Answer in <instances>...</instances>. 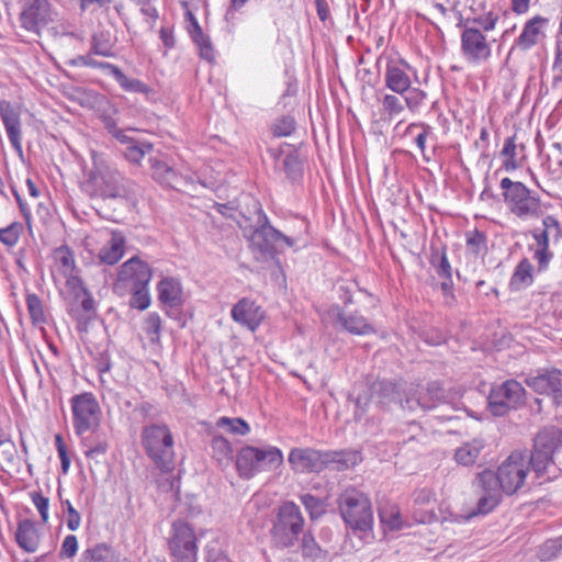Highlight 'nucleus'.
Instances as JSON below:
<instances>
[{
  "label": "nucleus",
  "mask_w": 562,
  "mask_h": 562,
  "mask_svg": "<svg viewBox=\"0 0 562 562\" xmlns=\"http://www.w3.org/2000/svg\"><path fill=\"white\" fill-rule=\"evenodd\" d=\"M562 449L561 431L557 427L541 429L533 439V449L527 458L538 476L554 462V454Z\"/></svg>",
  "instance_id": "obj_12"
},
{
  "label": "nucleus",
  "mask_w": 562,
  "mask_h": 562,
  "mask_svg": "<svg viewBox=\"0 0 562 562\" xmlns=\"http://www.w3.org/2000/svg\"><path fill=\"white\" fill-rule=\"evenodd\" d=\"M295 128V120L290 115H283L274 121L271 131L277 137L290 136Z\"/></svg>",
  "instance_id": "obj_50"
},
{
  "label": "nucleus",
  "mask_w": 562,
  "mask_h": 562,
  "mask_svg": "<svg viewBox=\"0 0 562 562\" xmlns=\"http://www.w3.org/2000/svg\"><path fill=\"white\" fill-rule=\"evenodd\" d=\"M213 458L221 464L233 459V449L229 441L222 435H214L211 441Z\"/></svg>",
  "instance_id": "obj_36"
},
{
  "label": "nucleus",
  "mask_w": 562,
  "mask_h": 562,
  "mask_svg": "<svg viewBox=\"0 0 562 562\" xmlns=\"http://www.w3.org/2000/svg\"><path fill=\"white\" fill-rule=\"evenodd\" d=\"M91 50L94 55L103 57L114 56L113 44L109 33L100 32L94 34L91 40Z\"/></svg>",
  "instance_id": "obj_43"
},
{
  "label": "nucleus",
  "mask_w": 562,
  "mask_h": 562,
  "mask_svg": "<svg viewBox=\"0 0 562 562\" xmlns=\"http://www.w3.org/2000/svg\"><path fill=\"white\" fill-rule=\"evenodd\" d=\"M526 391L515 380H507L493 385L487 396V404L494 416H504L510 409H517L525 402Z\"/></svg>",
  "instance_id": "obj_14"
},
{
  "label": "nucleus",
  "mask_w": 562,
  "mask_h": 562,
  "mask_svg": "<svg viewBox=\"0 0 562 562\" xmlns=\"http://www.w3.org/2000/svg\"><path fill=\"white\" fill-rule=\"evenodd\" d=\"M407 389L408 384L406 383H396L389 380H378L372 382L356 398V419H361L366 413L367 406L371 402L382 408L387 407L391 404H400L403 409H406L405 400Z\"/></svg>",
  "instance_id": "obj_6"
},
{
  "label": "nucleus",
  "mask_w": 562,
  "mask_h": 562,
  "mask_svg": "<svg viewBox=\"0 0 562 562\" xmlns=\"http://www.w3.org/2000/svg\"><path fill=\"white\" fill-rule=\"evenodd\" d=\"M115 81L126 92L148 94L151 89L145 82L136 78L127 77L122 70L115 76Z\"/></svg>",
  "instance_id": "obj_40"
},
{
  "label": "nucleus",
  "mask_w": 562,
  "mask_h": 562,
  "mask_svg": "<svg viewBox=\"0 0 562 562\" xmlns=\"http://www.w3.org/2000/svg\"><path fill=\"white\" fill-rule=\"evenodd\" d=\"M283 169L286 173V177L291 181H296L302 177L303 173V167L302 161L300 160L299 156L294 153L288 154L283 161Z\"/></svg>",
  "instance_id": "obj_46"
},
{
  "label": "nucleus",
  "mask_w": 562,
  "mask_h": 562,
  "mask_svg": "<svg viewBox=\"0 0 562 562\" xmlns=\"http://www.w3.org/2000/svg\"><path fill=\"white\" fill-rule=\"evenodd\" d=\"M532 281V265L528 259H522L510 278L509 289L512 292H517L529 286Z\"/></svg>",
  "instance_id": "obj_30"
},
{
  "label": "nucleus",
  "mask_w": 562,
  "mask_h": 562,
  "mask_svg": "<svg viewBox=\"0 0 562 562\" xmlns=\"http://www.w3.org/2000/svg\"><path fill=\"white\" fill-rule=\"evenodd\" d=\"M168 544L173 562L196 561V536L188 522L177 520L172 524Z\"/></svg>",
  "instance_id": "obj_15"
},
{
  "label": "nucleus",
  "mask_w": 562,
  "mask_h": 562,
  "mask_svg": "<svg viewBox=\"0 0 562 562\" xmlns=\"http://www.w3.org/2000/svg\"><path fill=\"white\" fill-rule=\"evenodd\" d=\"M78 551V540L75 535H68L65 537L61 548L59 551L60 559H71Z\"/></svg>",
  "instance_id": "obj_58"
},
{
  "label": "nucleus",
  "mask_w": 562,
  "mask_h": 562,
  "mask_svg": "<svg viewBox=\"0 0 562 562\" xmlns=\"http://www.w3.org/2000/svg\"><path fill=\"white\" fill-rule=\"evenodd\" d=\"M302 555L311 560L319 559L323 555V550L315 541L314 537L308 533H303L301 542Z\"/></svg>",
  "instance_id": "obj_48"
},
{
  "label": "nucleus",
  "mask_w": 562,
  "mask_h": 562,
  "mask_svg": "<svg viewBox=\"0 0 562 562\" xmlns=\"http://www.w3.org/2000/svg\"><path fill=\"white\" fill-rule=\"evenodd\" d=\"M151 148H153V146L150 144L131 143L127 146V148L124 153V156L128 161H131L133 164H139L140 160L144 158L145 154L149 153L151 150Z\"/></svg>",
  "instance_id": "obj_54"
},
{
  "label": "nucleus",
  "mask_w": 562,
  "mask_h": 562,
  "mask_svg": "<svg viewBox=\"0 0 562 562\" xmlns=\"http://www.w3.org/2000/svg\"><path fill=\"white\" fill-rule=\"evenodd\" d=\"M135 183L124 178L115 169L105 168L94 172L86 183V191L91 196L101 199H126L133 200L135 195Z\"/></svg>",
  "instance_id": "obj_8"
},
{
  "label": "nucleus",
  "mask_w": 562,
  "mask_h": 562,
  "mask_svg": "<svg viewBox=\"0 0 562 562\" xmlns=\"http://www.w3.org/2000/svg\"><path fill=\"white\" fill-rule=\"evenodd\" d=\"M184 18L187 22V31L190 36L196 34L198 32L203 31L198 22V19L191 11L188 10L184 14Z\"/></svg>",
  "instance_id": "obj_64"
},
{
  "label": "nucleus",
  "mask_w": 562,
  "mask_h": 562,
  "mask_svg": "<svg viewBox=\"0 0 562 562\" xmlns=\"http://www.w3.org/2000/svg\"><path fill=\"white\" fill-rule=\"evenodd\" d=\"M560 370H539L536 375L526 378V384L539 394L555 395V390L560 384Z\"/></svg>",
  "instance_id": "obj_25"
},
{
  "label": "nucleus",
  "mask_w": 562,
  "mask_h": 562,
  "mask_svg": "<svg viewBox=\"0 0 562 562\" xmlns=\"http://www.w3.org/2000/svg\"><path fill=\"white\" fill-rule=\"evenodd\" d=\"M93 436L82 438V446L86 448L85 456L89 459H94L104 456L109 450V441L104 434L92 432Z\"/></svg>",
  "instance_id": "obj_33"
},
{
  "label": "nucleus",
  "mask_w": 562,
  "mask_h": 562,
  "mask_svg": "<svg viewBox=\"0 0 562 562\" xmlns=\"http://www.w3.org/2000/svg\"><path fill=\"white\" fill-rule=\"evenodd\" d=\"M515 140V136L507 137L501 151V156L503 157V167L506 171H514L522 165L519 154L525 151V145L520 144L518 146Z\"/></svg>",
  "instance_id": "obj_29"
},
{
  "label": "nucleus",
  "mask_w": 562,
  "mask_h": 562,
  "mask_svg": "<svg viewBox=\"0 0 562 562\" xmlns=\"http://www.w3.org/2000/svg\"><path fill=\"white\" fill-rule=\"evenodd\" d=\"M431 265L439 278H452V267L443 251L441 254L436 252L431 256Z\"/></svg>",
  "instance_id": "obj_53"
},
{
  "label": "nucleus",
  "mask_w": 562,
  "mask_h": 562,
  "mask_svg": "<svg viewBox=\"0 0 562 562\" xmlns=\"http://www.w3.org/2000/svg\"><path fill=\"white\" fill-rule=\"evenodd\" d=\"M300 499L308 512L311 519H317L325 513V504L321 498L312 494H303Z\"/></svg>",
  "instance_id": "obj_47"
},
{
  "label": "nucleus",
  "mask_w": 562,
  "mask_h": 562,
  "mask_svg": "<svg viewBox=\"0 0 562 562\" xmlns=\"http://www.w3.org/2000/svg\"><path fill=\"white\" fill-rule=\"evenodd\" d=\"M254 258L257 261H265L268 268H281L277 248H251Z\"/></svg>",
  "instance_id": "obj_51"
},
{
  "label": "nucleus",
  "mask_w": 562,
  "mask_h": 562,
  "mask_svg": "<svg viewBox=\"0 0 562 562\" xmlns=\"http://www.w3.org/2000/svg\"><path fill=\"white\" fill-rule=\"evenodd\" d=\"M150 280L151 271L149 266L138 258L133 257L122 265L113 290L119 295L130 293V306L138 311H144L151 302L148 291Z\"/></svg>",
  "instance_id": "obj_2"
},
{
  "label": "nucleus",
  "mask_w": 562,
  "mask_h": 562,
  "mask_svg": "<svg viewBox=\"0 0 562 562\" xmlns=\"http://www.w3.org/2000/svg\"><path fill=\"white\" fill-rule=\"evenodd\" d=\"M338 322L341 324L345 330L352 335L364 336L374 334L376 331L373 325L370 324L367 318L358 312L339 313Z\"/></svg>",
  "instance_id": "obj_28"
},
{
  "label": "nucleus",
  "mask_w": 562,
  "mask_h": 562,
  "mask_svg": "<svg viewBox=\"0 0 562 562\" xmlns=\"http://www.w3.org/2000/svg\"><path fill=\"white\" fill-rule=\"evenodd\" d=\"M548 23L549 20L541 15H535L527 20L522 26L521 33L514 41L510 52L514 49L527 52L539 44L544 36V29Z\"/></svg>",
  "instance_id": "obj_20"
},
{
  "label": "nucleus",
  "mask_w": 562,
  "mask_h": 562,
  "mask_svg": "<svg viewBox=\"0 0 562 562\" xmlns=\"http://www.w3.org/2000/svg\"><path fill=\"white\" fill-rule=\"evenodd\" d=\"M93 53L90 49V52L86 55H78L68 61L66 64L71 67H91L95 68L98 60L93 58Z\"/></svg>",
  "instance_id": "obj_60"
},
{
  "label": "nucleus",
  "mask_w": 562,
  "mask_h": 562,
  "mask_svg": "<svg viewBox=\"0 0 562 562\" xmlns=\"http://www.w3.org/2000/svg\"><path fill=\"white\" fill-rule=\"evenodd\" d=\"M66 284L74 291L76 299H80V294H86V291H88L78 277H69Z\"/></svg>",
  "instance_id": "obj_63"
},
{
  "label": "nucleus",
  "mask_w": 562,
  "mask_h": 562,
  "mask_svg": "<svg viewBox=\"0 0 562 562\" xmlns=\"http://www.w3.org/2000/svg\"><path fill=\"white\" fill-rule=\"evenodd\" d=\"M101 241L104 246H124L125 236L122 232L113 231L110 228H102L98 232Z\"/></svg>",
  "instance_id": "obj_55"
},
{
  "label": "nucleus",
  "mask_w": 562,
  "mask_h": 562,
  "mask_svg": "<svg viewBox=\"0 0 562 562\" xmlns=\"http://www.w3.org/2000/svg\"><path fill=\"white\" fill-rule=\"evenodd\" d=\"M124 255V248H100L98 254L102 263L113 266L121 260Z\"/></svg>",
  "instance_id": "obj_56"
},
{
  "label": "nucleus",
  "mask_w": 562,
  "mask_h": 562,
  "mask_svg": "<svg viewBox=\"0 0 562 562\" xmlns=\"http://www.w3.org/2000/svg\"><path fill=\"white\" fill-rule=\"evenodd\" d=\"M498 20L499 15L497 13L488 11L473 19H468L465 25L472 23L474 24L472 27H477L481 32H491L495 29Z\"/></svg>",
  "instance_id": "obj_45"
},
{
  "label": "nucleus",
  "mask_w": 562,
  "mask_h": 562,
  "mask_svg": "<svg viewBox=\"0 0 562 562\" xmlns=\"http://www.w3.org/2000/svg\"><path fill=\"white\" fill-rule=\"evenodd\" d=\"M75 434L82 437L95 432L101 425L102 412L95 396L90 392L74 395L70 400Z\"/></svg>",
  "instance_id": "obj_13"
},
{
  "label": "nucleus",
  "mask_w": 562,
  "mask_h": 562,
  "mask_svg": "<svg viewBox=\"0 0 562 562\" xmlns=\"http://www.w3.org/2000/svg\"><path fill=\"white\" fill-rule=\"evenodd\" d=\"M254 224L245 217L238 225L244 236L250 241L251 246H274L277 244H285L291 246L294 240L274 228L262 210L257 203L254 213Z\"/></svg>",
  "instance_id": "obj_11"
},
{
  "label": "nucleus",
  "mask_w": 562,
  "mask_h": 562,
  "mask_svg": "<svg viewBox=\"0 0 562 562\" xmlns=\"http://www.w3.org/2000/svg\"><path fill=\"white\" fill-rule=\"evenodd\" d=\"M562 554V536L554 539H549L543 542L538 551L537 557L540 561H551Z\"/></svg>",
  "instance_id": "obj_42"
},
{
  "label": "nucleus",
  "mask_w": 562,
  "mask_h": 562,
  "mask_svg": "<svg viewBox=\"0 0 562 562\" xmlns=\"http://www.w3.org/2000/svg\"><path fill=\"white\" fill-rule=\"evenodd\" d=\"M304 529V518L300 507L293 502L283 503L270 530L274 547L280 549L293 547L300 539Z\"/></svg>",
  "instance_id": "obj_7"
},
{
  "label": "nucleus",
  "mask_w": 562,
  "mask_h": 562,
  "mask_svg": "<svg viewBox=\"0 0 562 562\" xmlns=\"http://www.w3.org/2000/svg\"><path fill=\"white\" fill-rule=\"evenodd\" d=\"M80 562H114V554L108 544L98 543L81 553Z\"/></svg>",
  "instance_id": "obj_35"
},
{
  "label": "nucleus",
  "mask_w": 562,
  "mask_h": 562,
  "mask_svg": "<svg viewBox=\"0 0 562 562\" xmlns=\"http://www.w3.org/2000/svg\"><path fill=\"white\" fill-rule=\"evenodd\" d=\"M142 446L148 458L164 472L173 469V436L166 424H149L143 427Z\"/></svg>",
  "instance_id": "obj_4"
},
{
  "label": "nucleus",
  "mask_w": 562,
  "mask_h": 562,
  "mask_svg": "<svg viewBox=\"0 0 562 562\" xmlns=\"http://www.w3.org/2000/svg\"><path fill=\"white\" fill-rule=\"evenodd\" d=\"M503 201L510 215L519 221L537 220L542 214L540 198L520 181L503 178L499 183Z\"/></svg>",
  "instance_id": "obj_3"
},
{
  "label": "nucleus",
  "mask_w": 562,
  "mask_h": 562,
  "mask_svg": "<svg viewBox=\"0 0 562 562\" xmlns=\"http://www.w3.org/2000/svg\"><path fill=\"white\" fill-rule=\"evenodd\" d=\"M216 425L233 435L245 436L250 431L249 425L243 418L221 417Z\"/></svg>",
  "instance_id": "obj_44"
},
{
  "label": "nucleus",
  "mask_w": 562,
  "mask_h": 562,
  "mask_svg": "<svg viewBox=\"0 0 562 562\" xmlns=\"http://www.w3.org/2000/svg\"><path fill=\"white\" fill-rule=\"evenodd\" d=\"M405 407L409 412H416L417 409L431 412L439 408L461 411L462 403L454 394L447 392L438 382H431L426 387L408 384Z\"/></svg>",
  "instance_id": "obj_5"
},
{
  "label": "nucleus",
  "mask_w": 562,
  "mask_h": 562,
  "mask_svg": "<svg viewBox=\"0 0 562 562\" xmlns=\"http://www.w3.org/2000/svg\"><path fill=\"white\" fill-rule=\"evenodd\" d=\"M338 508L344 521L352 529L368 531L373 525L370 499L356 488H348L338 497Z\"/></svg>",
  "instance_id": "obj_10"
},
{
  "label": "nucleus",
  "mask_w": 562,
  "mask_h": 562,
  "mask_svg": "<svg viewBox=\"0 0 562 562\" xmlns=\"http://www.w3.org/2000/svg\"><path fill=\"white\" fill-rule=\"evenodd\" d=\"M26 306L34 325H42L47 323V315L44 305L38 295L29 293L26 295Z\"/></svg>",
  "instance_id": "obj_37"
},
{
  "label": "nucleus",
  "mask_w": 562,
  "mask_h": 562,
  "mask_svg": "<svg viewBox=\"0 0 562 562\" xmlns=\"http://www.w3.org/2000/svg\"><path fill=\"white\" fill-rule=\"evenodd\" d=\"M79 300H81L80 306L86 314L85 318L86 319L91 318V316L94 314V301H93L92 296L90 295V293L88 291H86V294H80Z\"/></svg>",
  "instance_id": "obj_62"
},
{
  "label": "nucleus",
  "mask_w": 562,
  "mask_h": 562,
  "mask_svg": "<svg viewBox=\"0 0 562 562\" xmlns=\"http://www.w3.org/2000/svg\"><path fill=\"white\" fill-rule=\"evenodd\" d=\"M529 465L527 454L514 451L498 465L496 472L484 470L477 473L472 482L477 496L472 515H487L498 506L503 494H516L525 484Z\"/></svg>",
  "instance_id": "obj_1"
},
{
  "label": "nucleus",
  "mask_w": 562,
  "mask_h": 562,
  "mask_svg": "<svg viewBox=\"0 0 562 562\" xmlns=\"http://www.w3.org/2000/svg\"><path fill=\"white\" fill-rule=\"evenodd\" d=\"M190 37L193 41V43L198 46L200 56L206 60H211L214 54L210 37L206 34H204L203 31L198 32L196 34Z\"/></svg>",
  "instance_id": "obj_52"
},
{
  "label": "nucleus",
  "mask_w": 562,
  "mask_h": 562,
  "mask_svg": "<svg viewBox=\"0 0 562 562\" xmlns=\"http://www.w3.org/2000/svg\"><path fill=\"white\" fill-rule=\"evenodd\" d=\"M30 496H31L33 504L37 508L43 522H47L49 499L47 497L43 496L40 492H32V493H30Z\"/></svg>",
  "instance_id": "obj_59"
},
{
  "label": "nucleus",
  "mask_w": 562,
  "mask_h": 562,
  "mask_svg": "<svg viewBox=\"0 0 562 562\" xmlns=\"http://www.w3.org/2000/svg\"><path fill=\"white\" fill-rule=\"evenodd\" d=\"M400 95L404 99L405 106H407L412 113H418L427 99V93L424 90L413 88L412 86Z\"/></svg>",
  "instance_id": "obj_41"
},
{
  "label": "nucleus",
  "mask_w": 562,
  "mask_h": 562,
  "mask_svg": "<svg viewBox=\"0 0 562 562\" xmlns=\"http://www.w3.org/2000/svg\"><path fill=\"white\" fill-rule=\"evenodd\" d=\"M461 52L471 64L484 63L492 56V47L484 33L470 25H464L461 33Z\"/></svg>",
  "instance_id": "obj_17"
},
{
  "label": "nucleus",
  "mask_w": 562,
  "mask_h": 562,
  "mask_svg": "<svg viewBox=\"0 0 562 562\" xmlns=\"http://www.w3.org/2000/svg\"><path fill=\"white\" fill-rule=\"evenodd\" d=\"M232 317L235 322L256 330L265 317V312L254 301L241 299L232 308Z\"/></svg>",
  "instance_id": "obj_23"
},
{
  "label": "nucleus",
  "mask_w": 562,
  "mask_h": 562,
  "mask_svg": "<svg viewBox=\"0 0 562 562\" xmlns=\"http://www.w3.org/2000/svg\"><path fill=\"white\" fill-rule=\"evenodd\" d=\"M483 448V441L474 439L459 447L454 452V459L459 464L471 465L476 461Z\"/></svg>",
  "instance_id": "obj_34"
},
{
  "label": "nucleus",
  "mask_w": 562,
  "mask_h": 562,
  "mask_svg": "<svg viewBox=\"0 0 562 562\" xmlns=\"http://www.w3.org/2000/svg\"><path fill=\"white\" fill-rule=\"evenodd\" d=\"M411 75L417 77V71L403 58H387L384 85L396 94H403L412 86Z\"/></svg>",
  "instance_id": "obj_18"
},
{
  "label": "nucleus",
  "mask_w": 562,
  "mask_h": 562,
  "mask_svg": "<svg viewBox=\"0 0 562 562\" xmlns=\"http://www.w3.org/2000/svg\"><path fill=\"white\" fill-rule=\"evenodd\" d=\"M153 178L162 186L179 190L181 186L193 183L195 172H177L166 161L150 159Z\"/></svg>",
  "instance_id": "obj_21"
},
{
  "label": "nucleus",
  "mask_w": 562,
  "mask_h": 562,
  "mask_svg": "<svg viewBox=\"0 0 562 562\" xmlns=\"http://www.w3.org/2000/svg\"><path fill=\"white\" fill-rule=\"evenodd\" d=\"M159 302L170 308L180 307L183 303L182 285L176 278L166 277L157 284Z\"/></svg>",
  "instance_id": "obj_26"
},
{
  "label": "nucleus",
  "mask_w": 562,
  "mask_h": 562,
  "mask_svg": "<svg viewBox=\"0 0 562 562\" xmlns=\"http://www.w3.org/2000/svg\"><path fill=\"white\" fill-rule=\"evenodd\" d=\"M23 229L24 226L20 222H13L7 227L0 228V241L5 246H14Z\"/></svg>",
  "instance_id": "obj_49"
},
{
  "label": "nucleus",
  "mask_w": 562,
  "mask_h": 562,
  "mask_svg": "<svg viewBox=\"0 0 562 562\" xmlns=\"http://www.w3.org/2000/svg\"><path fill=\"white\" fill-rule=\"evenodd\" d=\"M0 448H2L3 460L13 464L16 458V448L14 442L5 435H0Z\"/></svg>",
  "instance_id": "obj_57"
},
{
  "label": "nucleus",
  "mask_w": 562,
  "mask_h": 562,
  "mask_svg": "<svg viewBox=\"0 0 562 562\" xmlns=\"http://www.w3.org/2000/svg\"><path fill=\"white\" fill-rule=\"evenodd\" d=\"M322 471L325 469L331 471H345L361 461V457L356 450H327L323 451Z\"/></svg>",
  "instance_id": "obj_24"
},
{
  "label": "nucleus",
  "mask_w": 562,
  "mask_h": 562,
  "mask_svg": "<svg viewBox=\"0 0 562 562\" xmlns=\"http://www.w3.org/2000/svg\"><path fill=\"white\" fill-rule=\"evenodd\" d=\"M21 3L20 24L24 30L40 34L53 20V11L47 0H18Z\"/></svg>",
  "instance_id": "obj_16"
},
{
  "label": "nucleus",
  "mask_w": 562,
  "mask_h": 562,
  "mask_svg": "<svg viewBox=\"0 0 562 562\" xmlns=\"http://www.w3.org/2000/svg\"><path fill=\"white\" fill-rule=\"evenodd\" d=\"M322 462L323 451L313 448H293L289 453V463L296 472H322Z\"/></svg>",
  "instance_id": "obj_22"
},
{
  "label": "nucleus",
  "mask_w": 562,
  "mask_h": 562,
  "mask_svg": "<svg viewBox=\"0 0 562 562\" xmlns=\"http://www.w3.org/2000/svg\"><path fill=\"white\" fill-rule=\"evenodd\" d=\"M406 135H414V143L417 146V148L422 151L423 157L425 160H429V158L426 156V142L429 138H434V132L432 127L428 124L416 122L411 123L405 132Z\"/></svg>",
  "instance_id": "obj_32"
},
{
  "label": "nucleus",
  "mask_w": 562,
  "mask_h": 562,
  "mask_svg": "<svg viewBox=\"0 0 562 562\" xmlns=\"http://www.w3.org/2000/svg\"><path fill=\"white\" fill-rule=\"evenodd\" d=\"M0 119L13 149L23 155L21 108L8 100H0Z\"/></svg>",
  "instance_id": "obj_19"
},
{
  "label": "nucleus",
  "mask_w": 562,
  "mask_h": 562,
  "mask_svg": "<svg viewBox=\"0 0 562 562\" xmlns=\"http://www.w3.org/2000/svg\"><path fill=\"white\" fill-rule=\"evenodd\" d=\"M535 259L538 262L539 271L547 269L550 260L553 257V254L550 251V248H538L535 252Z\"/></svg>",
  "instance_id": "obj_61"
},
{
  "label": "nucleus",
  "mask_w": 562,
  "mask_h": 562,
  "mask_svg": "<svg viewBox=\"0 0 562 562\" xmlns=\"http://www.w3.org/2000/svg\"><path fill=\"white\" fill-rule=\"evenodd\" d=\"M15 539L20 548L26 552H35L40 544V533L34 521L23 519L19 522Z\"/></svg>",
  "instance_id": "obj_27"
},
{
  "label": "nucleus",
  "mask_w": 562,
  "mask_h": 562,
  "mask_svg": "<svg viewBox=\"0 0 562 562\" xmlns=\"http://www.w3.org/2000/svg\"><path fill=\"white\" fill-rule=\"evenodd\" d=\"M381 106L390 119L398 116L405 110L404 99L396 93H385L381 98Z\"/></svg>",
  "instance_id": "obj_38"
},
{
  "label": "nucleus",
  "mask_w": 562,
  "mask_h": 562,
  "mask_svg": "<svg viewBox=\"0 0 562 562\" xmlns=\"http://www.w3.org/2000/svg\"><path fill=\"white\" fill-rule=\"evenodd\" d=\"M283 462L281 450L273 446L256 448L246 446L236 457V467L241 477L250 479L258 472L272 471Z\"/></svg>",
  "instance_id": "obj_9"
},
{
  "label": "nucleus",
  "mask_w": 562,
  "mask_h": 562,
  "mask_svg": "<svg viewBox=\"0 0 562 562\" xmlns=\"http://www.w3.org/2000/svg\"><path fill=\"white\" fill-rule=\"evenodd\" d=\"M143 330L151 344L160 342L161 318L157 312L147 314L143 322Z\"/></svg>",
  "instance_id": "obj_39"
},
{
  "label": "nucleus",
  "mask_w": 562,
  "mask_h": 562,
  "mask_svg": "<svg viewBox=\"0 0 562 562\" xmlns=\"http://www.w3.org/2000/svg\"><path fill=\"white\" fill-rule=\"evenodd\" d=\"M543 229L533 234L538 246H548L549 243H558L560 237V225L555 217L548 215L542 221Z\"/></svg>",
  "instance_id": "obj_31"
}]
</instances>
